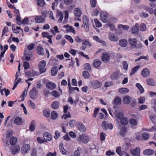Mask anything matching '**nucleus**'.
<instances>
[{
    "mask_svg": "<svg viewBox=\"0 0 156 156\" xmlns=\"http://www.w3.org/2000/svg\"><path fill=\"white\" fill-rule=\"evenodd\" d=\"M79 139L83 143H87L89 140V138L88 136L86 134H82L79 136Z\"/></svg>",
    "mask_w": 156,
    "mask_h": 156,
    "instance_id": "6e6552de",
    "label": "nucleus"
},
{
    "mask_svg": "<svg viewBox=\"0 0 156 156\" xmlns=\"http://www.w3.org/2000/svg\"><path fill=\"white\" fill-rule=\"evenodd\" d=\"M140 149L139 147H137L135 149H131L130 154L133 156H140Z\"/></svg>",
    "mask_w": 156,
    "mask_h": 156,
    "instance_id": "423d86ee",
    "label": "nucleus"
},
{
    "mask_svg": "<svg viewBox=\"0 0 156 156\" xmlns=\"http://www.w3.org/2000/svg\"><path fill=\"white\" fill-rule=\"evenodd\" d=\"M109 39L112 41L115 42L119 40L117 36L115 34L113 33H109Z\"/></svg>",
    "mask_w": 156,
    "mask_h": 156,
    "instance_id": "f3484780",
    "label": "nucleus"
},
{
    "mask_svg": "<svg viewBox=\"0 0 156 156\" xmlns=\"http://www.w3.org/2000/svg\"><path fill=\"white\" fill-rule=\"evenodd\" d=\"M35 20L36 22L38 23H42L45 20L44 18L42 17L41 16L36 17Z\"/></svg>",
    "mask_w": 156,
    "mask_h": 156,
    "instance_id": "cd10ccee",
    "label": "nucleus"
},
{
    "mask_svg": "<svg viewBox=\"0 0 156 156\" xmlns=\"http://www.w3.org/2000/svg\"><path fill=\"white\" fill-rule=\"evenodd\" d=\"M102 126L104 129L107 130L108 129H113V125L111 123H108L105 121L102 122Z\"/></svg>",
    "mask_w": 156,
    "mask_h": 156,
    "instance_id": "39448f33",
    "label": "nucleus"
},
{
    "mask_svg": "<svg viewBox=\"0 0 156 156\" xmlns=\"http://www.w3.org/2000/svg\"><path fill=\"white\" fill-rule=\"evenodd\" d=\"M46 86L49 89L53 90L55 88L56 85L53 83L49 82L46 83Z\"/></svg>",
    "mask_w": 156,
    "mask_h": 156,
    "instance_id": "412c9836",
    "label": "nucleus"
},
{
    "mask_svg": "<svg viewBox=\"0 0 156 156\" xmlns=\"http://www.w3.org/2000/svg\"><path fill=\"white\" fill-rule=\"evenodd\" d=\"M147 84L151 86H154L156 85V83L154 80L152 78H148L147 79Z\"/></svg>",
    "mask_w": 156,
    "mask_h": 156,
    "instance_id": "4be33fe9",
    "label": "nucleus"
},
{
    "mask_svg": "<svg viewBox=\"0 0 156 156\" xmlns=\"http://www.w3.org/2000/svg\"><path fill=\"white\" fill-rule=\"evenodd\" d=\"M101 18L104 23H106L108 20V14L105 12H101L100 13Z\"/></svg>",
    "mask_w": 156,
    "mask_h": 156,
    "instance_id": "9d476101",
    "label": "nucleus"
},
{
    "mask_svg": "<svg viewBox=\"0 0 156 156\" xmlns=\"http://www.w3.org/2000/svg\"><path fill=\"white\" fill-rule=\"evenodd\" d=\"M91 84L92 87L94 88H97L101 86V83L98 80H94L91 82Z\"/></svg>",
    "mask_w": 156,
    "mask_h": 156,
    "instance_id": "1a4fd4ad",
    "label": "nucleus"
},
{
    "mask_svg": "<svg viewBox=\"0 0 156 156\" xmlns=\"http://www.w3.org/2000/svg\"><path fill=\"white\" fill-rule=\"evenodd\" d=\"M139 24L138 23H136L135 25L133 26L131 28V32L133 34H137L139 32Z\"/></svg>",
    "mask_w": 156,
    "mask_h": 156,
    "instance_id": "9b49d317",
    "label": "nucleus"
},
{
    "mask_svg": "<svg viewBox=\"0 0 156 156\" xmlns=\"http://www.w3.org/2000/svg\"><path fill=\"white\" fill-rule=\"evenodd\" d=\"M121 148V147L119 146L117 147L116 148V152L120 156H122L123 154Z\"/></svg>",
    "mask_w": 156,
    "mask_h": 156,
    "instance_id": "6e6d98bb",
    "label": "nucleus"
},
{
    "mask_svg": "<svg viewBox=\"0 0 156 156\" xmlns=\"http://www.w3.org/2000/svg\"><path fill=\"white\" fill-rule=\"evenodd\" d=\"M79 128L80 131L82 132H84L86 130L85 127L82 123L79 124Z\"/></svg>",
    "mask_w": 156,
    "mask_h": 156,
    "instance_id": "de8ad7c7",
    "label": "nucleus"
},
{
    "mask_svg": "<svg viewBox=\"0 0 156 156\" xmlns=\"http://www.w3.org/2000/svg\"><path fill=\"white\" fill-rule=\"evenodd\" d=\"M84 69L89 71L91 70V67L90 64L88 63L85 64L84 65Z\"/></svg>",
    "mask_w": 156,
    "mask_h": 156,
    "instance_id": "bf43d9fd",
    "label": "nucleus"
},
{
    "mask_svg": "<svg viewBox=\"0 0 156 156\" xmlns=\"http://www.w3.org/2000/svg\"><path fill=\"white\" fill-rule=\"evenodd\" d=\"M136 86L139 90L140 93L142 94L144 92V89L140 84L139 83H137L136 84Z\"/></svg>",
    "mask_w": 156,
    "mask_h": 156,
    "instance_id": "ea45409f",
    "label": "nucleus"
},
{
    "mask_svg": "<svg viewBox=\"0 0 156 156\" xmlns=\"http://www.w3.org/2000/svg\"><path fill=\"white\" fill-rule=\"evenodd\" d=\"M73 12L75 16L77 17L80 16L82 14L81 11L79 8L75 9L74 10Z\"/></svg>",
    "mask_w": 156,
    "mask_h": 156,
    "instance_id": "bb28decb",
    "label": "nucleus"
},
{
    "mask_svg": "<svg viewBox=\"0 0 156 156\" xmlns=\"http://www.w3.org/2000/svg\"><path fill=\"white\" fill-rule=\"evenodd\" d=\"M150 72L147 68L144 69L141 72L142 75L144 77H147L150 75Z\"/></svg>",
    "mask_w": 156,
    "mask_h": 156,
    "instance_id": "dca6fc26",
    "label": "nucleus"
},
{
    "mask_svg": "<svg viewBox=\"0 0 156 156\" xmlns=\"http://www.w3.org/2000/svg\"><path fill=\"white\" fill-rule=\"evenodd\" d=\"M29 107L33 109H35L36 108V105L31 100H29Z\"/></svg>",
    "mask_w": 156,
    "mask_h": 156,
    "instance_id": "09e8293b",
    "label": "nucleus"
},
{
    "mask_svg": "<svg viewBox=\"0 0 156 156\" xmlns=\"http://www.w3.org/2000/svg\"><path fill=\"white\" fill-rule=\"evenodd\" d=\"M129 42L130 44L131 48L132 49H141L143 47V44L141 43L137 44L136 40L135 38L129 39Z\"/></svg>",
    "mask_w": 156,
    "mask_h": 156,
    "instance_id": "f257e3e1",
    "label": "nucleus"
},
{
    "mask_svg": "<svg viewBox=\"0 0 156 156\" xmlns=\"http://www.w3.org/2000/svg\"><path fill=\"white\" fill-rule=\"evenodd\" d=\"M129 122L133 126L136 125L137 124V122L134 119H131L130 120Z\"/></svg>",
    "mask_w": 156,
    "mask_h": 156,
    "instance_id": "774afa93",
    "label": "nucleus"
},
{
    "mask_svg": "<svg viewBox=\"0 0 156 156\" xmlns=\"http://www.w3.org/2000/svg\"><path fill=\"white\" fill-rule=\"evenodd\" d=\"M17 139L15 137H12L10 140V143L12 145H15L17 141Z\"/></svg>",
    "mask_w": 156,
    "mask_h": 156,
    "instance_id": "f704fd0d",
    "label": "nucleus"
},
{
    "mask_svg": "<svg viewBox=\"0 0 156 156\" xmlns=\"http://www.w3.org/2000/svg\"><path fill=\"white\" fill-rule=\"evenodd\" d=\"M19 76V75L18 74V72H17L15 76L16 79L15 80L14 83H15L14 84V86L12 88L13 90H14L19 83L21 80V79L20 78H19L18 79V77Z\"/></svg>",
    "mask_w": 156,
    "mask_h": 156,
    "instance_id": "2eb2a0df",
    "label": "nucleus"
},
{
    "mask_svg": "<svg viewBox=\"0 0 156 156\" xmlns=\"http://www.w3.org/2000/svg\"><path fill=\"white\" fill-rule=\"evenodd\" d=\"M42 151V149L41 147L34 148L32 151L31 154V156H37V154H41Z\"/></svg>",
    "mask_w": 156,
    "mask_h": 156,
    "instance_id": "0eeeda50",
    "label": "nucleus"
},
{
    "mask_svg": "<svg viewBox=\"0 0 156 156\" xmlns=\"http://www.w3.org/2000/svg\"><path fill=\"white\" fill-rule=\"evenodd\" d=\"M94 22L95 23L96 26L97 27H101L102 25L101 23L97 19L94 20Z\"/></svg>",
    "mask_w": 156,
    "mask_h": 156,
    "instance_id": "4d7b16f0",
    "label": "nucleus"
},
{
    "mask_svg": "<svg viewBox=\"0 0 156 156\" xmlns=\"http://www.w3.org/2000/svg\"><path fill=\"white\" fill-rule=\"evenodd\" d=\"M154 153V151L152 149H148L144 150L143 152L144 154L146 155H151Z\"/></svg>",
    "mask_w": 156,
    "mask_h": 156,
    "instance_id": "5701e85b",
    "label": "nucleus"
},
{
    "mask_svg": "<svg viewBox=\"0 0 156 156\" xmlns=\"http://www.w3.org/2000/svg\"><path fill=\"white\" fill-rule=\"evenodd\" d=\"M129 90L126 88H120L119 89V92L122 94H124L125 93L129 92Z\"/></svg>",
    "mask_w": 156,
    "mask_h": 156,
    "instance_id": "4c0bfd02",
    "label": "nucleus"
},
{
    "mask_svg": "<svg viewBox=\"0 0 156 156\" xmlns=\"http://www.w3.org/2000/svg\"><path fill=\"white\" fill-rule=\"evenodd\" d=\"M35 122L34 121H32L30 123V125L29 127L30 130L31 131H34L35 127Z\"/></svg>",
    "mask_w": 156,
    "mask_h": 156,
    "instance_id": "49530a36",
    "label": "nucleus"
},
{
    "mask_svg": "<svg viewBox=\"0 0 156 156\" xmlns=\"http://www.w3.org/2000/svg\"><path fill=\"white\" fill-rule=\"evenodd\" d=\"M140 66H137L133 67L131 70V72L130 74L131 76L133 75L140 68Z\"/></svg>",
    "mask_w": 156,
    "mask_h": 156,
    "instance_id": "8fccbe9b",
    "label": "nucleus"
},
{
    "mask_svg": "<svg viewBox=\"0 0 156 156\" xmlns=\"http://www.w3.org/2000/svg\"><path fill=\"white\" fill-rule=\"evenodd\" d=\"M24 54L26 60L28 61H29L33 56L32 52L30 51L27 52V50H26L24 51Z\"/></svg>",
    "mask_w": 156,
    "mask_h": 156,
    "instance_id": "f8f14e48",
    "label": "nucleus"
},
{
    "mask_svg": "<svg viewBox=\"0 0 156 156\" xmlns=\"http://www.w3.org/2000/svg\"><path fill=\"white\" fill-rule=\"evenodd\" d=\"M140 29L141 31H145L146 30V25L144 23H142L140 26Z\"/></svg>",
    "mask_w": 156,
    "mask_h": 156,
    "instance_id": "680f3d73",
    "label": "nucleus"
},
{
    "mask_svg": "<svg viewBox=\"0 0 156 156\" xmlns=\"http://www.w3.org/2000/svg\"><path fill=\"white\" fill-rule=\"evenodd\" d=\"M46 62L45 60L41 61L39 65V71L41 73H44L46 71V69L45 67L46 65Z\"/></svg>",
    "mask_w": 156,
    "mask_h": 156,
    "instance_id": "7ed1b4c3",
    "label": "nucleus"
},
{
    "mask_svg": "<svg viewBox=\"0 0 156 156\" xmlns=\"http://www.w3.org/2000/svg\"><path fill=\"white\" fill-rule=\"evenodd\" d=\"M57 15L59 16V19L58 20V23H61L63 20V14L61 12H59L57 13Z\"/></svg>",
    "mask_w": 156,
    "mask_h": 156,
    "instance_id": "37998d69",
    "label": "nucleus"
},
{
    "mask_svg": "<svg viewBox=\"0 0 156 156\" xmlns=\"http://www.w3.org/2000/svg\"><path fill=\"white\" fill-rule=\"evenodd\" d=\"M118 122L120 123L122 125L125 126L128 123V120L126 118L122 117L120 120L119 122Z\"/></svg>",
    "mask_w": 156,
    "mask_h": 156,
    "instance_id": "7c9ffc66",
    "label": "nucleus"
},
{
    "mask_svg": "<svg viewBox=\"0 0 156 156\" xmlns=\"http://www.w3.org/2000/svg\"><path fill=\"white\" fill-rule=\"evenodd\" d=\"M50 113V111L49 110H45L43 112L44 116L47 118H48L49 116Z\"/></svg>",
    "mask_w": 156,
    "mask_h": 156,
    "instance_id": "5fc2aeb1",
    "label": "nucleus"
},
{
    "mask_svg": "<svg viewBox=\"0 0 156 156\" xmlns=\"http://www.w3.org/2000/svg\"><path fill=\"white\" fill-rule=\"evenodd\" d=\"M99 109H100L99 108H95L94 109V114L93 116V117L95 118L96 117L97 114L98 112Z\"/></svg>",
    "mask_w": 156,
    "mask_h": 156,
    "instance_id": "69168bd1",
    "label": "nucleus"
},
{
    "mask_svg": "<svg viewBox=\"0 0 156 156\" xmlns=\"http://www.w3.org/2000/svg\"><path fill=\"white\" fill-rule=\"evenodd\" d=\"M59 148L60 152L62 154H65L66 153V150L63 147V144H60L59 145Z\"/></svg>",
    "mask_w": 156,
    "mask_h": 156,
    "instance_id": "e433bc0d",
    "label": "nucleus"
},
{
    "mask_svg": "<svg viewBox=\"0 0 156 156\" xmlns=\"http://www.w3.org/2000/svg\"><path fill=\"white\" fill-rule=\"evenodd\" d=\"M43 136L45 142L50 141L52 139L51 135L48 132L44 133L43 134Z\"/></svg>",
    "mask_w": 156,
    "mask_h": 156,
    "instance_id": "ddd939ff",
    "label": "nucleus"
},
{
    "mask_svg": "<svg viewBox=\"0 0 156 156\" xmlns=\"http://www.w3.org/2000/svg\"><path fill=\"white\" fill-rule=\"evenodd\" d=\"M127 129L126 127H122L121 129L120 135L122 136H124L127 133Z\"/></svg>",
    "mask_w": 156,
    "mask_h": 156,
    "instance_id": "473e14b6",
    "label": "nucleus"
},
{
    "mask_svg": "<svg viewBox=\"0 0 156 156\" xmlns=\"http://www.w3.org/2000/svg\"><path fill=\"white\" fill-rule=\"evenodd\" d=\"M30 98L33 100L36 99L37 97V91L35 87H33L30 92Z\"/></svg>",
    "mask_w": 156,
    "mask_h": 156,
    "instance_id": "20e7f679",
    "label": "nucleus"
},
{
    "mask_svg": "<svg viewBox=\"0 0 156 156\" xmlns=\"http://www.w3.org/2000/svg\"><path fill=\"white\" fill-rule=\"evenodd\" d=\"M145 9L150 14H152L153 13L154 11L152 8L148 6H146L145 7Z\"/></svg>",
    "mask_w": 156,
    "mask_h": 156,
    "instance_id": "0e129e2a",
    "label": "nucleus"
},
{
    "mask_svg": "<svg viewBox=\"0 0 156 156\" xmlns=\"http://www.w3.org/2000/svg\"><path fill=\"white\" fill-rule=\"evenodd\" d=\"M59 107V103L57 101H54L51 105V107L53 109H57Z\"/></svg>",
    "mask_w": 156,
    "mask_h": 156,
    "instance_id": "c756f323",
    "label": "nucleus"
},
{
    "mask_svg": "<svg viewBox=\"0 0 156 156\" xmlns=\"http://www.w3.org/2000/svg\"><path fill=\"white\" fill-rule=\"evenodd\" d=\"M147 108V105H140L139 107V110L141 111Z\"/></svg>",
    "mask_w": 156,
    "mask_h": 156,
    "instance_id": "338daca9",
    "label": "nucleus"
},
{
    "mask_svg": "<svg viewBox=\"0 0 156 156\" xmlns=\"http://www.w3.org/2000/svg\"><path fill=\"white\" fill-rule=\"evenodd\" d=\"M119 76V74L117 72H115L113 73L111 75L110 78L112 80H116Z\"/></svg>",
    "mask_w": 156,
    "mask_h": 156,
    "instance_id": "c9c22d12",
    "label": "nucleus"
},
{
    "mask_svg": "<svg viewBox=\"0 0 156 156\" xmlns=\"http://www.w3.org/2000/svg\"><path fill=\"white\" fill-rule=\"evenodd\" d=\"M118 27L119 28H122L124 30H127L129 28V26L126 25H122L120 24L118 25Z\"/></svg>",
    "mask_w": 156,
    "mask_h": 156,
    "instance_id": "3c124183",
    "label": "nucleus"
},
{
    "mask_svg": "<svg viewBox=\"0 0 156 156\" xmlns=\"http://www.w3.org/2000/svg\"><path fill=\"white\" fill-rule=\"evenodd\" d=\"M149 137L150 135L147 133H144L142 135V137L145 140H147Z\"/></svg>",
    "mask_w": 156,
    "mask_h": 156,
    "instance_id": "864d4df0",
    "label": "nucleus"
},
{
    "mask_svg": "<svg viewBox=\"0 0 156 156\" xmlns=\"http://www.w3.org/2000/svg\"><path fill=\"white\" fill-rule=\"evenodd\" d=\"M93 38L94 40L97 41V42H98L102 44L103 45H105L106 44L104 41L100 40L98 37L97 36H94L93 37Z\"/></svg>",
    "mask_w": 156,
    "mask_h": 156,
    "instance_id": "79ce46f5",
    "label": "nucleus"
},
{
    "mask_svg": "<svg viewBox=\"0 0 156 156\" xmlns=\"http://www.w3.org/2000/svg\"><path fill=\"white\" fill-rule=\"evenodd\" d=\"M119 44L122 47H125L127 44V41L124 39H121L119 41Z\"/></svg>",
    "mask_w": 156,
    "mask_h": 156,
    "instance_id": "a878e982",
    "label": "nucleus"
},
{
    "mask_svg": "<svg viewBox=\"0 0 156 156\" xmlns=\"http://www.w3.org/2000/svg\"><path fill=\"white\" fill-rule=\"evenodd\" d=\"M101 63V62L100 60L95 59L93 61L92 65L95 68H98L100 67Z\"/></svg>",
    "mask_w": 156,
    "mask_h": 156,
    "instance_id": "b1692460",
    "label": "nucleus"
},
{
    "mask_svg": "<svg viewBox=\"0 0 156 156\" xmlns=\"http://www.w3.org/2000/svg\"><path fill=\"white\" fill-rule=\"evenodd\" d=\"M26 90H25L23 92L22 94L20 96V98H22V99L21 100V101H23L24 100V98L25 97H26L27 95V93H26Z\"/></svg>",
    "mask_w": 156,
    "mask_h": 156,
    "instance_id": "e2e57ef3",
    "label": "nucleus"
},
{
    "mask_svg": "<svg viewBox=\"0 0 156 156\" xmlns=\"http://www.w3.org/2000/svg\"><path fill=\"white\" fill-rule=\"evenodd\" d=\"M37 4L38 6L43 7L44 6L45 3L44 0H37Z\"/></svg>",
    "mask_w": 156,
    "mask_h": 156,
    "instance_id": "a19ab883",
    "label": "nucleus"
},
{
    "mask_svg": "<svg viewBox=\"0 0 156 156\" xmlns=\"http://www.w3.org/2000/svg\"><path fill=\"white\" fill-rule=\"evenodd\" d=\"M115 116L117 117V121L119 122L120 120L122 118V113H118L116 114Z\"/></svg>",
    "mask_w": 156,
    "mask_h": 156,
    "instance_id": "603ef678",
    "label": "nucleus"
},
{
    "mask_svg": "<svg viewBox=\"0 0 156 156\" xmlns=\"http://www.w3.org/2000/svg\"><path fill=\"white\" fill-rule=\"evenodd\" d=\"M83 25H82L81 27H84L87 32H88L89 30V21L87 17L86 16L83 17Z\"/></svg>",
    "mask_w": 156,
    "mask_h": 156,
    "instance_id": "f03ea898",
    "label": "nucleus"
},
{
    "mask_svg": "<svg viewBox=\"0 0 156 156\" xmlns=\"http://www.w3.org/2000/svg\"><path fill=\"white\" fill-rule=\"evenodd\" d=\"M30 150V147L29 145L25 144L21 148V151L22 153L26 154L27 151H29Z\"/></svg>",
    "mask_w": 156,
    "mask_h": 156,
    "instance_id": "6ab92c4d",
    "label": "nucleus"
},
{
    "mask_svg": "<svg viewBox=\"0 0 156 156\" xmlns=\"http://www.w3.org/2000/svg\"><path fill=\"white\" fill-rule=\"evenodd\" d=\"M105 25L107 27H109L111 30L113 31L115 29V27L114 26L113 24L109 22L107 23Z\"/></svg>",
    "mask_w": 156,
    "mask_h": 156,
    "instance_id": "a18cd8bd",
    "label": "nucleus"
},
{
    "mask_svg": "<svg viewBox=\"0 0 156 156\" xmlns=\"http://www.w3.org/2000/svg\"><path fill=\"white\" fill-rule=\"evenodd\" d=\"M58 115L57 113L55 111H53L51 113V118L55 120L58 117Z\"/></svg>",
    "mask_w": 156,
    "mask_h": 156,
    "instance_id": "c03bdc74",
    "label": "nucleus"
},
{
    "mask_svg": "<svg viewBox=\"0 0 156 156\" xmlns=\"http://www.w3.org/2000/svg\"><path fill=\"white\" fill-rule=\"evenodd\" d=\"M37 140L38 143L41 144L45 142L44 139H43L41 137H38L37 138Z\"/></svg>",
    "mask_w": 156,
    "mask_h": 156,
    "instance_id": "052dcab7",
    "label": "nucleus"
},
{
    "mask_svg": "<svg viewBox=\"0 0 156 156\" xmlns=\"http://www.w3.org/2000/svg\"><path fill=\"white\" fill-rule=\"evenodd\" d=\"M123 102L125 104H129L131 100V97L128 95L124 96L123 98Z\"/></svg>",
    "mask_w": 156,
    "mask_h": 156,
    "instance_id": "aec40b11",
    "label": "nucleus"
},
{
    "mask_svg": "<svg viewBox=\"0 0 156 156\" xmlns=\"http://www.w3.org/2000/svg\"><path fill=\"white\" fill-rule=\"evenodd\" d=\"M58 71L57 67L56 66L53 67L51 70V74L52 76H55L57 73Z\"/></svg>",
    "mask_w": 156,
    "mask_h": 156,
    "instance_id": "c85d7f7f",
    "label": "nucleus"
},
{
    "mask_svg": "<svg viewBox=\"0 0 156 156\" xmlns=\"http://www.w3.org/2000/svg\"><path fill=\"white\" fill-rule=\"evenodd\" d=\"M110 59L109 55L107 53H103L101 59L102 61L105 62L107 63Z\"/></svg>",
    "mask_w": 156,
    "mask_h": 156,
    "instance_id": "a211bd4d",
    "label": "nucleus"
},
{
    "mask_svg": "<svg viewBox=\"0 0 156 156\" xmlns=\"http://www.w3.org/2000/svg\"><path fill=\"white\" fill-rule=\"evenodd\" d=\"M20 149V147L19 145H17L14 147V148L11 149V153L13 155H15L17 153H18Z\"/></svg>",
    "mask_w": 156,
    "mask_h": 156,
    "instance_id": "4468645a",
    "label": "nucleus"
},
{
    "mask_svg": "<svg viewBox=\"0 0 156 156\" xmlns=\"http://www.w3.org/2000/svg\"><path fill=\"white\" fill-rule=\"evenodd\" d=\"M37 54L40 55H43L44 51L43 48L41 46H38L37 48Z\"/></svg>",
    "mask_w": 156,
    "mask_h": 156,
    "instance_id": "393cba45",
    "label": "nucleus"
},
{
    "mask_svg": "<svg viewBox=\"0 0 156 156\" xmlns=\"http://www.w3.org/2000/svg\"><path fill=\"white\" fill-rule=\"evenodd\" d=\"M14 122L15 124L19 125L22 124L23 121L21 118L17 117L15 119Z\"/></svg>",
    "mask_w": 156,
    "mask_h": 156,
    "instance_id": "2f4dec72",
    "label": "nucleus"
},
{
    "mask_svg": "<svg viewBox=\"0 0 156 156\" xmlns=\"http://www.w3.org/2000/svg\"><path fill=\"white\" fill-rule=\"evenodd\" d=\"M41 34L43 37H46L48 39L52 35H50L48 32H42Z\"/></svg>",
    "mask_w": 156,
    "mask_h": 156,
    "instance_id": "13d9d810",
    "label": "nucleus"
},
{
    "mask_svg": "<svg viewBox=\"0 0 156 156\" xmlns=\"http://www.w3.org/2000/svg\"><path fill=\"white\" fill-rule=\"evenodd\" d=\"M113 102L116 105H119L121 103V99L119 97H116L113 100Z\"/></svg>",
    "mask_w": 156,
    "mask_h": 156,
    "instance_id": "72a5a7b5",
    "label": "nucleus"
},
{
    "mask_svg": "<svg viewBox=\"0 0 156 156\" xmlns=\"http://www.w3.org/2000/svg\"><path fill=\"white\" fill-rule=\"evenodd\" d=\"M83 77L85 79H88L90 77V74L87 71H83L82 73Z\"/></svg>",
    "mask_w": 156,
    "mask_h": 156,
    "instance_id": "58836bf2",
    "label": "nucleus"
}]
</instances>
